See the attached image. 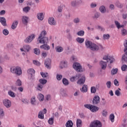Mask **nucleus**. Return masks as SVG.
<instances>
[{
    "label": "nucleus",
    "mask_w": 127,
    "mask_h": 127,
    "mask_svg": "<svg viewBox=\"0 0 127 127\" xmlns=\"http://www.w3.org/2000/svg\"><path fill=\"white\" fill-rule=\"evenodd\" d=\"M46 34H47V32H46V31H42L38 38L37 42L38 43L44 44L40 46L41 49L48 51L50 49V47L47 45V43H48V38L45 36Z\"/></svg>",
    "instance_id": "1"
},
{
    "label": "nucleus",
    "mask_w": 127,
    "mask_h": 127,
    "mask_svg": "<svg viewBox=\"0 0 127 127\" xmlns=\"http://www.w3.org/2000/svg\"><path fill=\"white\" fill-rule=\"evenodd\" d=\"M85 46L86 48H89L92 51H98L100 49L99 46L88 40L85 41Z\"/></svg>",
    "instance_id": "2"
},
{
    "label": "nucleus",
    "mask_w": 127,
    "mask_h": 127,
    "mask_svg": "<svg viewBox=\"0 0 127 127\" xmlns=\"http://www.w3.org/2000/svg\"><path fill=\"white\" fill-rule=\"evenodd\" d=\"M10 72L13 74H15L17 76H20L22 74L21 68L19 66L12 67L10 68Z\"/></svg>",
    "instance_id": "3"
},
{
    "label": "nucleus",
    "mask_w": 127,
    "mask_h": 127,
    "mask_svg": "<svg viewBox=\"0 0 127 127\" xmlns=\"http://www.w3.org/2000/svg\"><path fill=\"white\" fill-rule=\"evenodd\" d=\"M124 45L125 48L124 50V52L126 55H123L122 56V63H127V40H126L124 42Z\"/></svg>",
    "instance_id": "4"
},
{
    "label": "nucleus",
    "mask_w": 127,
    "mask_h": 127,
    "mask_svg": "<svg viewBox=\"0 0 127 127\" xmlns=\"http://www.w3.org/2000/svg\"><path fill=\"white\" fill-rule=\"evenodd\" d=\"M84 107L85 108H86V109L90 110L92 113H96V112H98V111H99V107L95 105L85 104L84 105Z\"/></svg>",
    "instance_id": "5"
},
{
    "label": "nucleus",
    "mask_w": 127,
    "mask_h": 127,
    "mask_svg": "<svg viewBox=\"0 0 127 127\" xmlns=\"http://www.w3.org/2000/svg\"><path fill=\"white\" fill-rule=\"evenodd\" d=\"M73 68L77 72H82V65L78 63H74L73 64Z\"/></svg>",
    "instance_id": "6"
},
{
    "label": "nucleus",
    "mask_w": 127,
    "mask_h": 127,
    "mask_svg": "<svg viewBox=\"0 0 127 127\" xmlns=\"http://www.w3.org/2000/svg\"><path fill=\"white\" fill-rule=\"evenodd\" d=\"M89 127H102V124L99 121L96 120L90 123Z\"/></svg>",
    "instance_id": "7"
},
{
    "label": "nucleus",
    "mask_w": 127,
    "mask_h": 127,
    "mask_svg": "<svg viewBox=\"0 0 127 127\" xmlns=\"http://www.w3.org/2000/svg\"><path fill=\"white\" fill-rule=\"evenodd\" d=\"M103 60L107 61V62L108 63H110V64H112L115 61V59H114L113 57H111L108 55H105L103 58Z\"/></svg>",
    "instance_id": "8"
},
{
    "label": "nucleus",
    "mask_w": 127,
    "mask_h": 127,
    "mask_svg": "<svg viewBox=\"0 0 127 127\" xmlns=\"http://www.w3.org/2000/svg\"><path fill=\"white\" fill-rule=\"evenodd\" d=\"M34 38H35V35L32 34L24 40V42H25V43H30Z\"/></svg>",
    "instance_id": "9"
},
{
    "label": "nucleus",
    "mask_w": 127,
    "mask_h": 127,
    "mask_svg": "<svg viewBox=\"0 0 127 127\" xmlns=\"http://www.w3.org/2000/svg\"><path fill=\"white\" fill-rule=\"evenodd\" d=\"M3 104L6 108H10L11 107V101L8 99H4L3 100Z\"/></svg>",
    "instance_id": "10"
},
{
    "label": "nucleus",
    "mask_w": 127,
    "mask_h": 127,
    "mask_svg": "<svg viewBox=\"0 0 127 127\" xmlns=\"http://www.w3.org/2000/svg\"><path fill=\"white\" fill-rule=\"evenodd\" d=\"M100 97L98 95H96L93 99L92 104L93 105H98L100 103Z\"/></svg>",
    "instance_id": "11"
},
{
    "label": "nucleus",
    "mask_w": 127,
    "mask_h": 127,
    "mask_svg": "<svg viewBox=\"0 0 127 127\" xmlns=\"http://www.w3.org/2000/svg\"><path fill=\"white\" fill-rule=\"evenodd\" d=\"M48 23L50 25H57V22L54 17H50L48 19Z\"/></svg>",
    "instance_id": "12"
},
{
    "label": "nucleus",
    "mask_w": 127,
    "mask_h": 127,
    "mask_svg": "<svg viewBox=\"0 0 127 127\" xmlns=\"http://www.w3.org/2000/svg\"><path fill=\"white\" fill-rule=\"evenodd\" d=\"M45 65L47 69H50L51 68V60L50 59H47L45 61Z\"/></svg>",
    "instance_id": "13"
},
{
    "label": "nucleus",
    "mask_w": 127,
    "mask_h": 127,
    "mask_svg": "<svg viewBox=\"0 0 127 127\" xmlns=\"http://www.w3.org/2000/svg\"><path fill=\"white\" fill-rule=\"evenodd\" d=\"M85 80H86V78H85V76H83L81 77L80 79H79L77 81V84H79V85H83V84L85 83Z\"/></svg>",
    "instance_id": "14"
},
{
    "label": "nucleus",
    "mask_w": 127,
    "mask_h": 127,
    "mask_svg": "<svg viewBox=\"0 0 127 127\" xmlns=\"http://www.w3.org/2000/svg\"><path fill=\"white\" fill-rule=\"evenodd\" d=\"M27 72L32 78L33 77V75L35 74V70L33 68H30L28 69Z\"/></svg>",
    "instance_id": "15"
},
{
    "label": "nucleus",
    "mask_w": 127,
    "mask_h": 127,
    "mask_svg": "<svg viewBox=\"0 0 127 127\" xmlns=\"http://www.w3.org/2000/svg\"><path fill=\"white\" fill-rule=\"evenodd\" d=\"M100 65L101 66L102 69H103V70H105L107 67V62L101 61L100 62Z\"/></svg>",
    "instance_id": "16"
},
{
    "label": "nucleus",
    "mask_w": 127,
    "mask_h": 127,
    "mask_svg": "<svg viewBox=\"0 0 127 127\" xmlns=\"http://www.w3.org/2000/svg\"><path fill=\"white\" fill-rule=\"evenodd\" d=\"M22 21L23 24L27 25V23H28V18L27 16H23L22 18Z\"/></svg>",
    "instance_id": "17"
},
{
    "label": "nucleus",
    "mask_w": 127,
    "mask_h": 127,
    "mask_svg": "<svg viewBox=\"0 0 127 127\" xmlns=\"http://www.w3.org/2000/svg\"><path fill=\"white\" fill-rule=\"evenodd\" d=\"M79 77H80V74L76 75L75 76L71 77L70 78V80L71 81V82H74L75 81H77V80H78V79H79Z\"/></svg>",
    "instance_id": "18"
},
{
    "label": "nucleus",
    "mask_w": 127,
    "mask_h": 127,
    "mask_svg": "<svg viewBox=\"0 0 127 127\" xmlns=\"http://www.w3.org/2000/svg\"><path fill=\"white\" fill-rule=\"evenodd\" d=\"M100 16H101V13L99 12H96L92 16V18H93V19H98Z\"/></svg>",
    "instance_id": "19"
},
{
    "label": "nucleus",
    "mask_w": 127,
    "mask_h": 127,
    "mask_svg": "<svg viewBox=\"0 0 127 127\" xmlns=\"http://www.w3.org/2000/svg\"><path fill=\"white\" fill-rule=\"evenodd\" d=\"M0 22L1 23L3 26H6V21L5 18L4 17H0Z\"/></svg>",
    "instance_id": "20"
},
{
    "label": "nucleus",
    "mask_w": 127,
    "mask_h": 127,
    "mask_svg": "<svg viewBox=\"0 0 127 127\" xmlns=\"http://www.w3.org/2000/svg\"><path fill=\"white\" fill-rule=\"evenodd\" d=\"M37 17L39 20H43L44 18V15H43V13H38L37 15Z\"/></svg>",
    "instance_id": "21"
},
{
    "label": "nucleus",
    "mask_w": 127,
    "mask_h": 127,
    "mask_svg": "<svg viewBox=\"0 0 127 127\" xmlns=\"http://www.w3.org/2000/svg\"><path fill=\"white\" fill-rule=\"evenodd\" d=\"M17 24H18V21H14L11 25L12 29H15L17 27Z\"/></svg>",
    "instance_id": "22"
},
{
    "label": "nucleus",
    "mask_w": 127,
    "mask_h": 127,
    "mask_svg": "<svg viewBox=\"0 0 127 127\" xmlns=\"http://www.w3.org/2000/svg\"><path fill=\"white\" fill-rule=\"evenodd\" d=\"M66 127H73V122L71 120H68L66 124H65Z\"/></svg>",
    "instance_id": "23"
},
{
    "label": "nucleus",
    "mask_w": 127,
    "mask_h": 127,
    "mask_svg": "<svg viewBox=\"0 0 127 127\" xmlns=\"http://www.w3.org/2000/svg\"><path fill=\"white\" fill-rule=\"evenodd\" d=\"M99 10L101 13H105L106 10V7L104 5H102L99 7Z\"/></svg>",
    "instance_id": "24"
},
{
    "label": "nucleus",
    "mask_w": 127,
    "mask_h": 127,
    "mask_svg": "<svg viewBox=\"0 0 127 127\" xmlns=\"http://www.w3.org/2000/svg\"><path fill=\"white\" fill-rule=\"evenodd\" d=\"M24 48L25 52H29V51H30V49H31V47H30V46L28 45H25L24 46Z\"/></svg>",
    "instance_id": "25"
},
{
    "label": "nucleus",
    "mask_w": 127,
    "mask_h": 127,
    "mask_svg": "<svg viewBox=\"0 0 127 127\" xmlns=\"http://www.w3.org/2000/svg\"><path fill=\"white\" fill-rule=\"evenodd\" d=\"M76 40L77 41V42H78V43L81 44L83 43V42H84V41H85V39L83 38H80V37H77L76 39Z\"/></svg>",
    "instance_id": "26"
},
{
    "label": "nucleus",
    "mask_w": 127,
    "mask_h": 127,
    "mask_svg": "<svg viewBox=\"0 0 127 127\" xmlns=\"http://www.w3.org/2000/svg\"><path fill=\"white\" fill-rule=\"evenodd\" d=\"M76 126H77V127H82V120H81V119H77Z\"/></svg>",
    "instance_id": "27"
},
{
    "label": "nucleus",
    "mask_w": 127,
    "mask_h": 127,
    "mask_svg": "<svg viewBox=\"0 0 127 127\" xmlns=\"http://www.w3.org/2000/svg\"><path fill=\"white\" fill-rule=\"evenodd\" d=\"M81 91L82 93H85V92H87V91H88V87L87 85H83L82 88L81 89Z\"/></svg>",
    "instance_id": "28"
},
{
    "label": "nucleus",
    "mask_w": 127,
    "mask_h": 127,
    "mask_svg": "<svg viewBox=\"0 0 127 127\" xmlns=\"http://www.w3.org/2000/svg\"><path fill=\"white\" fill-rule=\"evenodd\" d=\"M115 23L117 28H118V29H120V28H122H122L124 27V25H121V24H120V22H119V21H115Z\"/></svg>",
    "instance_id": "29"
},
{
    "label": "nucleus",
    "mask_w": 127,
    "mask_h": 127,
    "mask_svg": "<svg viewBox=\"0 0 127 127\" xmlns=\"http://www.w3.org/2000/svg\"><path fill=\"white\" fill-rule=\"evenodd\" d=\"M67 66V62L66 61H62L61 63V67L62 68H65V67Z\"/></svg>",
    "instance_id": "30"
},
{
    "label": "nucleus",
    "mask_w": 127,
    "mask_h": 127,
    "mask_svg": "<svg viewBox=\"0 0 127 127\" xmlns=\"http://www.w3.org/2000/svg\"><path fill=\"white\" fill-rule=\"evenodd\" d=\"M39 81L40 84H41L43 86L47 83V80L44 79H40Z\"/></svg>",
    "instance_id": "31"
},
{
    "label": "nucleus",
    "mask_w": 127,
    "mask_h": 127,
    "mask_svg": "<svg viewBox=\"0 0 127 127\" xmlns=\"http://www.w3.org/2000/svg\"><path fill=\"white\" fill-rule=\"evenodd\" d=\"M38 98L39 99V101H43L44 100V95L41 93H40L38 96Z\"/></svg>",
    "instance_id": "32"
},
{
    "label": "nucleus",
    "mask_w": 127,
    "mask_h": 127,
    "mask_svg": "<svg viewBox=\"0 0 127 127\" xmlns=\"http://www.w3.org/2000/svg\"><path fill=\"white\" fill-rule=\"evenodd\" d=\"M109 119L112 123H114L115 122V115L111 114L109 116Z\"/></svg>",
    "instance_id": "33"
},
{
    "label": "nucleus",
    "mask_w": 127,
    "mask_h": 127,
    "mask_svg": "<svg viewBox=\"0 0 127 127\" xmlns=\"http://www.w3.org/2000/svg\"><path fill=\"white\" fill-rule=\"evenodd\" d=\"M8 94L10 97H12V98H15V93L11 90L8 92Z\"/></svg>",
    "instance_id": "34"
},
{
    "label": "nucleus",
    "mask_w": 127,
    "mask_h": 127,
    "mask_svg": "<svg viewBox=\"0 0 127 127\" xmlns=\"http://www.w3.org/2000/svg\"><path fill=\"white\" fill-rule=\"evenodd\" d=\"M39 119H41V120H43L44 119V114L42 113V112H40L38 114Z\"/></svg>",
    "instance_id": "35"
},
{
    "label": "nucleus",
    "mask_w": 127,
    "mask_h": 127,
    "mask_svg": "<svg viewBox=\"0 0 127 127\" xmlns=\"http://www.w3.org/2000/svg\"><path fill=\"white\" fill-rule=\"evenodd\" d=\"M121 127H127V119H125Z\"/></svg>",
    "instance_id": "36"
},
{
    "label": "nucleus",
    "mask_w": 127,
    "mask_h": 127,
    "mask_svg": "<svg viewBox=\"0 0 127 127\" xmlns=\"http://www.w3.org/2000/svg\"><path fill=\"white\" fill-rule=\"evenodd\" d=\"M42 89H43V85L42 84L39 83L38 84L37 90L41 92V91H42Z\"/></svg>",
    "instance_id": "37"
},
{
    "label": "nucleus",
    "mask_w": 127,
    "mask_h": 127,
    "mask_svg": "<svg viewBox=\"0 0 127 127\" xmlns=\"http://www.w3.org/2000/svg\"><path fill=\"white\" fill-rule=\"evenodd\" d=\"M63 83L64 85H65V86H67V85H69V82L68 81V80L66 78H64L63 79Z\"/></svg>",
    "instance_id": "38"
},
{
    "label": "nucleus",
    "mask_w": 127,
    "mask_h": 127,
    "mask_svg": "<svg viewBox=\"0 0 127 127\" xmlns=\"http://www.w3.org/2000/svg\"><path fill=\"white\" fill-rule=\"evenodd\" d=\"M16 86H21L22 85V82L20 79H17L15 83Z\"/></svg>",
    "instance_id": "39"
},
{
    "label": "nucleus",
    "mask_w": 127,
    "mask_h": 127,
    "mask_svg": "<svg viewBox=\"0 0 127 127\" xmlns=\"http://www.w3.org/2000/svg\"><path fill=\"white\" fill-rule=\"evenodd\" d=\"M4 116V113L2 109H0V119H2Z\"/></svg>",
    "instance_id": "40"
},
{
    "label": "nucleus",
    "mask_w": 127,
    "mask_h": 127,
    "mask_svg": "<svg viewBox=\"0 0 127 127\" xmlns=\"http://www.w3.org/2000/svg\"><path fill=\"white\" fill-rule=\"evenodd\" d=\"M110 37H111V36L110 34H104L103 35V39L105 40L106 39H110Z\"/></svg>",
    "instance_id": "41"
},
{
    "label": "nucleus",
    "mask_w": 127,
    "mask_h": 127,
    "mask_svg": "<svg viewBox=\"0 0 127 127\" xmlns=\"http://www.w3.org/2000/svg\"><path fill=\"white\" fill-rule=\"evenodd\" d=\"M2 33L4 35L6 36L9 34V32L6 29H4L2 31Z\"/></svg>",
    "instance_id": "42"
},
{
    "label": "nucleus",
    "mask_w": 127,
    "mask_h": 127,
    "mask_svg": "<svg viewBox=\"0 0 127 127\" xmlns=\"http://www.w3.org/2000/svg\"><path fill=\"white\" fill-rule=\"evenodd\" d=\"M77 35L79 36H83L84 34H85V32L84 31H79L77 33Z\"/></svg>",
    "instance_id": "43"
},
{
    "label": "nucleus",
    "mask_w": 127,
    "mask_h": 127,
    "mask_svg": "<svg viewBox=\"0 0 127 127\" xmlns=\"http://www.w3.org/2000/svg\"><path fill=\"white\" fill-rule=\"evenodd\" d=\"M56 49L57 52H62V51H63V48L62 47L58 46Z\"/></svg>",
    "instance_id": "44"
},
{
    "label": "nucleus",
    "mask_w": 127,
    "mask_h": 127,
    "mask_svg": "<svg viewBox=\"0 0 127 127\" xmlns=\"http://www.w3.org/2000/svg\"><path fill=\"white\" fill-rule=\"evenodd\" d=\"M23 11H24V12H28V11L30 10V7L29 6L25 7L24 8H23Z\"/></svg>",
    "instance_id": "45"
},
{
    "label": "nucleus",
    "mask_w": 127,
    "mask_h": 127,
    "mask_svg": "<svg viewBox=\"0 0 127 127\" xmlns=\"http://www.w3.org/2000/svg\"><path fill=\"white\" fill-rule=\"evenodd\" d=\"M91 92L92 94H95L97 92V89L95 86H92L91 87Z\"/></svg>",
    "instance_id": "46"
},
{
    "label": "nucleus",
    "mask_w": 127,
    "mask_h": 127,
    "mask_svg": "<svg viewBox=\"0 0 127 127\" xmlns=\"http://www.w3.org/2000/svg\"><path fill=\"white\" fill-rule=\"evenodd\" d=\"M118 73V68L113 69L111 70V74L115 75V74H117Z\"/></svg>",
    "instance_id": "47"
},
{
    "label": "nucleus",
    "mask_w": 127,
    "mask_h": 127,
    "mask_svg": "<svg viewBox=\"0 0 127 127\" xmlns=\"http://www.w3.org/2000/svg\"><path fill=\"white\" fill-rule=\"evenodd\" d=\"M33 63L36 66H40V63L36 60L33 61Z\"/></svg>",
    "instance_id": "48"
},
{
    "label": "nucleus",
    "mask_w": 127,
    "mask_h": 127,
    "mask_svg": "<svg viewBox=\"0 0 127 127\" xmlns=\"http://www.w3.org/2000/svg\"><path fill=\"white\" fill-rule=\"evenodd\" d=\"M106 85L108 89H110L112 87V82L108 81L106 83Z\"/></svg>",
    "instance_id": "49"
},
{
    "label": "nucleus",
    "mask_w": 127,
    "mask_h": 127,
    "mask_svg": "<svg viewBox=\"0 0 127 127\" xmlns=\"http://www.w3.org/2000/svg\"><path fill=\"white\" fill-rule=\"evenodd\" d=\"M61 94L62 96H63V97H67V93H66V91H65L64 90H63L61 91Z\"/></svg>",
    "instance_id": "50"
},
{
    "label": "nucleus",
    "mask_w": 127,
    "mask_h": 127,
    "mask_svg": "<svg viewBox=\"0 0 127 127\" xmlns=\"http://www.w3.org/2000/svg\"><path fill=\"white\" fill-rule=\"evenodd\" d=\"M48 123L49 125H53V123H54V119L52 118H50L48 121Z\"/></svg>",
    "instance_id": "51"
},
{
    "label": "nucleus",
    "mask_w": 127,
    "mask_h": 127,
    "mask_svg": "<svg viewBox=\"0 0 127 127\" xmlns=\"http://www.w3.org/2000/svg\"><path fill=\"white\" fill-rule=\"evenodd\" d=\"M36 101L35 100V97H33V98L31 99V104L32 105H35V102Z\"/></svg>",
    "instance_id": "52"
},
{
    "label": "nucleus",
    "mask_w": 127,
    "mask_h": 127,
    "mask_svg": "<svg viewBox=\"0 0 127 127\" xmlns=\"http://www.w3.org/2000/svg\"><path fill=\"white\" fill-rule=\"evenodd\" d=\"M73 22L74 23H79L80 22V18L78 17L75 18L73 19Z\"/></svg>",
    "instance_id": "53"
},
{
    "label": "nucleus",
    "mask_w": 127,
    "mask_h": 127,
    "mask_svg": "<svg viewBox=\"0 0 127 127\" xmlns=\"http://www.w3.org/2000/svg\"><path fill=\"white\" fill-rule=\"evenodd\" d=\"M63 10V5H61L60 6H59L58 7V11H59V12H62Z\"/></svg>",
    "instance_id": "54"
},
{
    "label": "nucleus",
    "mask_w": 127,
    "mask_h": 127,
    "mask_svg": "<svg viewBox=\"0 0 127 127\" xmlns=\"http://www.w3.org/2000/svg\"><path fill=\"white\" fill-rule=\"evenodd\" d=\"M34 53L37 55H39L40 54V51L38 49H34Z\"/></svg>",
    "instance_id": "55"
},
{
    "label": "nucleus",
    "mask_w": 127,
    "mask_h": 127,
    "mask_svg": "<svg viewBox=\"0 0 127 127\" xmlns=\"http://www.w3.org/2000/svg\"><path fill=\"white\" fill-rule=\"evenodd\" d=\"M77 5V1L76 0H73L71 2V6H76Z\"/></svg>",
    "instance_id": "56"
},
{
    "label": "nucleus",
    "mask_w": 127,
    "mask_h": 127,
    "mask_svg": "<svg viewBox=\"0 0 127 127\" xmlns=\"http://www.w3.org/2000/svg\"><path fill=\"white\" fill-rule=\"evenodd\" d=\"M122 71H127V65L126 64H123L121 67Z\"/></svg>",
    "instance_id": "57"
},
{
    "label": "nucleus",
    "mask_w": 127,
    "mask_h": 127,
    "mask_svg": "<svg viewBox=\"0 0 127 127\" xmlns=\"http://www.w3.org/2000/svg\"><path fill=\"white\" fill-rule=\"evenodd\" d=\"M63 76L61 74H57V79L58 81H60Z\"/></svg>",
    "instance_id": "58"
},
{
    "label": "nucleus",
    "mask_w": 127,
    "mask_h": 127,
    "mask_svg": "<svg viewBox=\"0 0 127 127\" xmlns=\"http://www.w3.org/2000/svg\"><path fill=\"white\" fill-rule=\"evenodd\" d=\"M41 75L43 77V78H46V77H48V73H44L43 72H41Z\"/></svg>",
    "instance_id": "59"
},
{
    "label": "nucleus",
    "mask_w": 127,
    "mask_h": 127,
    "mask_svg": "<svg viewBox=\"0 0 127 127\" xmlns=\"http://www.w3.org/2000/svg\"><path fill=\"white\" fill-rule=\"evenodd\" d=\"M115 95L118 97H120L121 96V92L119 90H117L115 91Z\"/></svg>",
    "instance_id": "60"
},
{
    "label": "nucleus",
    "mask_w": 127,
    "mask_h": 127,
    "mask_svg": "<svg viewBox=\"0 0 127 127\" xmlns=\"http://www.w3.org/2000/svg\"><path fill=\"white\" fill-rule=\"evenodd\" d=\"M97 6V4L95 3L92 2L90 4V7L91 8H94V7H96Z\"/></svg>",
    "instance_id": "61"
},
{
    "label": "nucleus",
    "mask_w": 127,
    "mask_h": 127,
    "mask_svg": "<svg viewBox=\"0 0 127 127\" xmlns=\"http://www.w3.org/2000/svg\"><path fill=\"white\" fill-rule=\"evenodd\" d=\"M114 85H115V86H117V87L120 86V84H119V81H118V80L115 79L114 80Z\"/></svg>",
    "instance_id": "62"
},
{
    "label": "nucleus",
    "mask_w": 127,
    "mask_h": 127,
    "mask_svg": "<svg viewBox=\"0 0 127 127\" xmlns=\"http://www.w3.org/2000/svg\"><path fill=\"white\" fill-rule=\"evenodd\" d=\"M46 99L47 101H49V100H51V96H50V95H47L46 96Z\"/></svg>",
    "instance_id": "63"
},
{
    "label": "nucleus",
    "mask_w": 127,
    "mask_h": 127,
    "mask_svg": "<svg viewBox=\"0 0 127 127\" xmlns=\"http://www.w3.org/2000/svg\"><path fill=\"white\" fill-rule=\"evenodd\" d=\"M127 34V31L126 29H123L122 30V35H126Z\"/></svg>",
    "instance_id": "64"
}]
</instances>
